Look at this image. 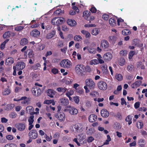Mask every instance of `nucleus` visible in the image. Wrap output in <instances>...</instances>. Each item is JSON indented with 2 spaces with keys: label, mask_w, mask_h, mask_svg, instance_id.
<instances>
[{
  "label": "nucleus",
  "mask_w": 147,
  "mask_h": 147,
  "mask_svg": "<svg viewBox=\"0 0 147 147\" xmlns=\"http://www.w3.org/2000/svg\"><path fill=\"white\" fill-rule=\"evenodd\" d=\"M84 66L82 64L78 65L75 68L76 73L78 74L82 75L84 72Z\"/></svg>",
  "instance_id": "f257e3e1"
},
{
  "label": "nucleus",
  "mask_w": 147,
  "mask_h": 147,
  "mask_svg": "<svg viewBox=\"0 0 147 147\" xmlns=\"http://www.w3.org/2000/svg\"><path fill=\"white\" fill-rule=\"evenodd\" d=\"M86 86L90 89H93L95 88V84L94 82L91 79H87L85 81Z\"/></svg>",
  "instance_id": "f03ea898"
},
{
  "label": "nucleus",
  "mask_w": 147,
  "mask_h": 147,
  "mask_svg": "<svg viewBox=\"0 0 147 147\" xmlns=\"http://www.w3.org/2000/svg\"><path fill=\"white\" fill-rule=\"evenodd\" d=\"M60 65L64 68H68L71 66V63L68 59H64L61 61L60 63Z\"/></svg>",
  "instance_id": "7ed1b4c3"
},
{
  "label": "nucleus",
  "mask_w": 147,
  "mask_h": 147,
  "mask_svg": "<svg viewBox=\"0 0 147 147\" xmlns=\"http://www.w3.org/2000/svg\"><path fill=\"white\" fill-rule=\"evenodd\" d=\"M59 18H53L51 21L52 24L53 25L56 24L57 26L62 24L64 20L63 19Z\"/></svg>",
  "instance_id": "20e7f679"
},
{
  "label": "nucleus",
  "mask_w": 147,
  "mask_h": 147,
  "mask_svg": "<svg viewBox=\"0 0 147 147\" xmlns=\"http://www.w3.org/2000/svg\"><path fill=\"white\" fill-rule=\"evenodd\" d=\"M32 94L36 96L40 95L41 92L40 88L36 86H34L32 88Z\"/></svg>",
  "instance_id": "39448f33"
},
{
  "label": "nucleus",
  "mask_w": 147,
  "mask_h": 147,
  "mask_svg": "<svg viewBox=\"0 0 147 147\" xmlns=\"http://www.w3.org/2000/svg\"><path fill=\"white\" fill-rule=\"evenodd\" d=\"M26 66L25 64L23 62H18L15 66H13V68H16L17 70H22L24 69Z\"/></svg>",
  "instance_id": "423d86ee"
},
{
  "label": "nucleus",
  "mask_w": 147,
  "mask_h": 147,
  "mask_svg": "<svg viewBox=\"0 0 147 147\" xmlns=\"http://www.w3.org/2000/svg\"><path fill=\"white\" fill-rule=\"evenodd\" d=\"M29 138L31 139H36L38 136V134L36 130L33 129L29 132L28 133Z\"/></svg>",
  "instance_id": "0eeeda50"
},
{
  "label": "nucleus",
  "mask_w": 147,
  "mask_h": 147,
  "mask_svg": "<svg viewBox=\"0 0 147 147\" xmlns=\"http://www.w3.org/2000/svg\"><path fill=\"white\" fill-rule=\"evenodd\" d=\"M16 127L20 131H23L26 128V124L24 122L19 123L16 125Z\"/></svg>",
  "instance_id": "6e6552de"
},
{
  "label": "nucleus",
  "mask_w": 147,
  "mask_h": 147,
  "mask_svg": "<svg viewBox=\"0 0 147 147\" xmlns=\"http://www.w3.org/2000/svg\"><path fill=\"white\" fill-rule=\"evenodd\" d=\"M98 88L101 90H105L107 88V85L105 82L100 81L98 83Z\"/></svg>",
  "instance_id": "1a4fd4ad"
},
{
  "label": "nucleus",
  "mask_w": 147,
  "mask_h": 147,
  "mask_svg": "<svg viewBox=\"0 0 147 147\" xmlns=\"http://www.w3.org/2000/svg\"><path fill=\"white\" fill-rule=\"evenodd\" d=\"M30 35L34 38H38L40 36V32L38 30L33 29L30 33Z\"/></svg>",
  "instance_id": "9d476101"
},
{
  "label": "nucleus",
  "mask_w": 147,
  "mask_h": 147,
  "mask_svg": "<svg viewBox=\"0 0 147 147\" xmlns=\"http://www.w3.org/2000/svg\"><path fill=\"white\" fill-rule=\"evenodd\" d=\"M67 108H69L70 109H69V112L70 114L71 115H77L78 113V110L76 108L69 106Z\"/></svg>",
  "instance_id": "9b49d317"
},
{
  "label": "nucleus",
  "mask_w": 147,
  "mask_h": 147,
  "mask_svg": "<svg viewBox=\"0 0 147 147\" xmlns=\"http://www.w3.org/2000/svg\"><path fill=\"white\" fill-rule=\"evenodd\" d=\"M113 57V56L111 53L108 52L105 53L104 55L103 58L106 61L111 60Z\"/></svg>",
  "instance_id": "f8f14e48"
},
{
  "label": "nucleus",
  "mask_w": 147,
  "mask_h": 147,
  "mask_svg": "<svg viewBox=\"0 0 147 147\" xmlns=\"http://www.w3.org/2000/svg\"><path fill=\"white\" fill-rule=\"evenodd\" d=\"M59 103L63 106H67L69 104V100L67 98H62L60 99Z\"/></svg>",
  "instance_id": "ddd939ff"
},
{
  "label": "nucleus",
  "mask_w": 147,
  "mask_h": 147,
  "mask_svg": "<svg viewBox=\"0 0 147 147\" xmlns=\"http://www.w3.org/2000/svg\"><path fill=\"white\" fill-rule=\"evenodd\" d=\"M101 46L103 49H106L109 47V44L107 40H102L101 41Z\"/></svg>",
  "instance_id": "4468645a"
},
{
  "label": "nucleus",
  "mask_w": 147,
  "mask_h": 147,
  "mask_svg": "<svg viewBox=\"0 0 147 147\" xmlns=\"http://www.w3.org/2000/svg\"><path fill=\"white\" fill-rule=\"evenodd\" d=\"M14 61V59L11 57H9L6 60L5 64L6 65L10 66L12 64Z\"/></svg>",
  "instance_id": "2eb2a0df"
},
{
  "label": "nucleus",
  "mask_w": 147,
  "mask_h": 147,
  "mask_svg": "<svg viewBox=\"0 0 147 147\" xmlns=\"http://www.w3.org/2000/svg\"><path fill=\"white\" fill-rule=\"evenodd\" d=\"M57 116L58 119L61 121H63L65 120V115L63 113H58Z\"/></svg>",
  "instance_id": "dca6fc26"
},
{
  "label": "nucleus",
  "mask_w": 147,
  "mask_h": 147,
  "mask_svg": "<svg viewBox=\"0 0 147 147\" xmlns=\"http://www.w3.org/2000/svg\"><path fill=\"white\" fill-rule=\"evenodd\" d=\"M101 114L102 117H107L109 116V114L107 110L103 109L101 111Z\"/></svg>",
  "instance_id": "f3484780"
},
{
  "label": "nucleus",
  "mask_w": 147,
  "mask_h": 147,
  "mask_svg": "<svg viewBox=\"0 0 147 147\" xmlns=\"http://www.w3.org/2000/svg\"><path fill=\"white\" fill-rule=\"evenodd\" d=\"M82 127V125L80 123H78L75 125L74 128L77 132H80L81 131Z\"/></svg>",
  "instance_id": "a211bd4d"
},
{
  "label": "nucleus",
  "mask_w": 147,
  "mask_h": 147,
  "mask_svg": "<svg viewBox=\"0 0 147 147\" xmlns=\"http://www.w3.org/2000/svg\"><path fill=\"white\" fill-rule=\"evenodd\" d=\"M47 92V95L51 98H53L56 93L55 91L51 89H48Z\"/></svg>",
  "instance_id": "6ab92c4d"
},
{
  "label": "nucleus",
  "mask_w": 147,
  "mask_h": 147,
  "mask_svg": "<svg viewBox=\"0 0 147 147\" xmlns=\"http://www.w3.org/2000/svg\"><path fill=\"white\" fill-rule=\"evenodd\" d=\"M142 83V81L141 80L136 81L135 83H133L131 85L132 88H134L138 87Z\"/></svg>",
  "instance_id": "aec40b11"
},
{
  "label": "nucleus",
  "mask_w": 147,
  "mask_h": 147,
  "mask_svg": "<svg viewBox=\"0 0 147 147\" xmlns=\"http://www.w3.org/2000/svg\"><path fill=\"white\" fill-rule=\"evenodd\" d=\"M67 23L69 25L71 26H75L76 25V21L72 19H68L67 20Z\"/></svg>",
  "instance_id": "412c9836"
},
{
  "label": "nucleus",
  "mask_w": 147,
  "mask_h": 147,
  "mask_svg": "<svg viewBox=\"0 0 147 147\" xmlns=\"http://www.w3.org/2000/svg\"><path fill=\"white\" fill-rule=\"evenodd\" d=\"M89 121L90 122H93L97 120V116L94 114H92L89 117Z\"/></svg>",
  "instance_id": "4be33fe9"
},
{
  "label": "nucleus",
  "mask_w": 147,
  "mask_h": 147,
  "mask_svg": "<svg viewBox=\"0 0 147 147\" xmlns=\"http://www.w3.org/2000/svg\"><path fill=\"white\" fill-rule=\"evenodd\" d=\"M26 111L27 113H29L30 114H34L35 112L34 111V109L32 106H28L26 108Z\"/></svg>",
  "instance_id": "5701e85b"
},
{
  "label": "nucleus",
  "mask_w": 147,
  "mask_h": 147,
  "mask_svg": "<svg viewBox=\"0 0 147 147\" xmlns=\"http://www.w3.org/2000/svg\"><path fill=\"white\" fill-rule=\"evenodd\" d=\"M91 14L90 12L88 11H86L84 12L83 17L86 20L88 19Z\"/></svg>",
  "instance_id": "b1692460"
},
{
  "label": "nucleus",
  "mask_w": 147,
  "mask_h": 147,
  "mask_svg": "<svg viewBox=\"0 0 147 147\" xmlns=\"http://www.w3.org/2000/svg\"><path fill=\"white\" fill-rule=\"evenodd\" d=\"M41 65L40 64L38 63H37L32 65L31 67V69L34 70H35L39 69Z\"/></svg>",
  "instance_id": "393cba45"
},
{
  "label": "nucleus",
  "mask_w": 147,
  "mask_h": 147,
  "mask_svg": "<svg viewBox=\"0 0 147 147\" xmlns=\"http://www.w3.org/2000/svg\"><path fill=\"white\" fill-rule=\"evenodd\" d=\"M127 69L129 72H131L134 70L135 67L132 65L129 64L127 66Z\"/></svg>",
  "instance_id": "a878e982"
},
{
  "label": "nucleus",
  "mask_w": 147,
  "mask_h": 147,
  "mask_svg": "<svg viewBox=\"0 0 147 147\" xmlns=\"http://www.w3.org/2000/svg\"><path fill=\"white\" fill-rule=\"evenodd\" d=\"M117 38V37L116 36H112L109 37V40L110 42H114L116 41Z\"/></svg>",
  "instance_id": "bb28decb"
},
{
  "label": "nucleus",
  "mask_w": 147,
  "mask_h": 147,
  "mask_svg": "<svg viewBox=\"0 0 147 147\" xmlns=\"http://www.w3.org/2000/svg\"><path fill=\"white\" fill-rule=\"evenodd\" d=\"M100 32V30L97 28H94L92 30L91 32L92 34L94 36L98 35Z\"/></svg>",
  "instance_id": "cd10ccee"
},
{
  "label": "nucleus",
  "mask_w": 147,
  "mask_h": 147,
  "mask_svg": "<svg viewBox=\"0 0 147 147\" xmlns=\"http://www.w3.org/2000/svg\"><path fill=\"white\" fill-rule=\"evenodd\" d=\"M56 90L59 92L64 93L67 91V89L65 87H59L57 88Z\"/></svg>",
  "instance_id": "c85d7f7f"
},
{
  "label": "nucleus",
  "mask_w": 147,
  "mask_h": 147,
  "mask_svg": "<svg viewBox=\"0 0 147 147\" xmlns=\"http://www.w3.org/2000/svg\"><path fill=\"white\" fill-rule=\"evenodd\" d=\"M139 144L141 147H144L146 144L145 140L144 139H141L138 141Z\"/></svg>",
  "instance_id": "c756f323"
},
{
  "label": "nucleus",
  "mask_w": 147,
  "mask_h": 147,
  "mask_svg": "<svg viewBox=\"0 0 147 147\" xmlns=\"http://www.w3.org/2000/svg\"><path fill=\"white\" fill-rule=\"evenodd\" d=\"M96 49L90 46L88 47V51L90 53H96Z\"/></svg>",
  "instance_id": "7c9ffc66"
},
{
  "label": "nucleus",
  "mask_w": 147,
  "mask_h": 147,
  "mask_svg": "<svg viewBox=\"0 0 147 147\" xmlns=\"http://www.w3.org/2000/svg\"><path fill=\"white\" fill-rule=\"evenodd\" d=\"M55 34V32L53 31L48 34L46 36V38L47 39H50L53 37Z\"/></svg>",
  "instance_id": "2f4dec72"
},
{
  "label": "nucleus",
  "mask_w": 147,
  "mask_h": 147,
  "mask_svg": "<svg viewBox=\"0 0 147 147\" xmlns=\"http://www.w3.org/2000/svg\"><path fill=\"white\" fill-rule=\"evenodd\" d=\"M81 32L82 34L85 35L86 38H89L91 36L90 34L86 30H82Z\"/></svg>",
  "instance_id": "473e14b6"
},
{
  "label": "nucleus",
  "mask_w": 147,
  "mask_h": 147,
  "mask_svg": "<svg viewBox=\"0 0 147 147\" xmlns=\"http://www.w3.org/2000/svg\"><path fill=\"white\" fill-rule=\"evenodd\" d=\"M28 40L26 38H22L20 41V45H24L28 43Z\"/></svg>",
  "instance_id": "72a5a7b5"
},
{
  "label": "nucleus",
  "mask_w": 147,
  "mask_h": 147,
  "mask_svg": "<svg viewBox=\"0 0 147 147\" xmlns=\"http://www.w3.org/2000/svg\"><path fill=\"white\" fill-rule=\"evenodd\" d=\"M109 22L111 26H113L115 25L116 21L114 18H111L110 19Z\"/></svg>",
  "instance_id": "f704fd0d"
},
{
  "label": "nucleus",
  "mask_w": 147,
  "mask_h": 147,
  "mask_svg": "<svg viewBox=\"0 0 147 147\" xmlns=\"http://www.w3.org/2000/svg\"><path fill=\"white\" fill-rule=\"evenodd\" d=\"M125 59L121 58L119 60V63L121 66H123L125 64Z\"/></svg>",
  "instance_id": "c9c22d12"
},
{
  "label": "nucleus",
  "mask_w": 147,
  "mask_h": 147,
  "mask_svg": "<svg viewBox=\"0 0 147 147\" xmlns=\"http://www.w3.org/2000/svg\"><path fill=\"white\" fill-rule=\"evenodd\" d=\"M74 91L72 90H67L66 93V95L69 97V96L72 95L74 93Z\"/></svg>",
  "instance_id": "e433bc0d"
},
{
  "label": "nucleus",
  "mask_w": 147,
  "mask_h": 147,
  "mask_svg": "<svg viewBox=\"0 0 147 147\" xmlns=\"http://www.w3.org/2000/svg\"><path fill=\"white\" fill-rule=\"evenodd\" d=\"M132 119V117L130 115H128L127 117L125 119V121L127 122H128V124L129 125L131 124L132 123V121H131Z\"/></svg>",
  "instance_id": "4c0bfd02"
},
{
  "label": "nucleus",
  "mask_w": 147,
  "mask_h": 147,
  "mask_svg": "<svg viewBox=\"0 0 147 147\" xmlns=\"http://www.w3.org/2000/svg\"><path fill=\"white\" fill-rule=\"evenodd\" d=\"M34 116L32 115L28 119V121L29 122V125H31L33 123L34 121Z\"/></svg>",
  "instance_id": "58836bf2"
},
{
  "label": "nucleus",
  "mask_w": 147,
  "mask_h": 147,
  "mask_svg": "<svg viewBox=\"0 0 147 147\" xmlns=\"http://www.w3.org/2000/svg\"><path fill=\"white\" fill-rule=\"evenodd\" d=\"M10 32L9 31H7L4 34L3 37L4 38H8L10 37Z\"/></svg>",
  "instance_id": "ea45409f"
},
{
  "label": "nucleus",
  "mask_w": 147,
  "mask_h": 147,
  "mask_svg": "<svg viewBox=\"0 0 147 147\" xmlns=\"http://www.w3.org/2000/svg\"><path fill=\"white\" fill-rule=\"evenodd\" d=\"M14 107V105L13 104L7 105L5 109L7 110H10L12 109Z\"/></svg>",
  "instance_id": "a19ab883"
},
{
  "label": "nucleus",
  "mask_w": 147,
  "mask_h": 147,
  "mask_svg": "<svg viewBox=\"0 0 147 147\" xmlns=\"http://www.w3.org/2000/svg\"><path fill=\"white\" fill-rule=\"evenodd\" d=\"M98 64V61L96 59H94L91 60L90 61V64L91 65H96Z\"/></svg>",
  "instance_id": "79ce46f5"
},
{
  "label": "nucleus",
  "mask_w": 147,
  "mask_h": 147,
  "mask_svg": "<svg viewBox=\"0 0 147 147\" xmlns=\"http://www.w3.org/2000/svg\"><path fill=\"white\" fill-rule=\"evenodd\" d=\"M74 38V40L77 41H81L82 39V37L79 35H76L75 36Z\"/></svg>",
  "instance_id": "37998d69"
},
{
  "label": "nucleus",
  "mask_w": 147,
  "mask_h": 147,
  "mask_svg": "<svg viewBox=\"0 0 147 147\" xmlns=\"http://www.w3.org/2000/svg\"><path fill=\"white\" fill-rule=\"evenodd\" d=\"M9 40V39H7L1 44L0 48L1 50H3L4 49L6 43Z\"/></svg>",
  "instance_id": "c03bdc74"
},
{
  "label": "nucleus",
  "mask_w": 147,
  "mask_h": 147,
  "mask_svg": "<svg viewBox=\"0 0 147 147\" xmlns=\"http://www.w3.org/2000/svg\"><path fill=\"white\" fill-rule=\"evenodd\" d=\"M24 28V26H18L15 28V30L17 31H20Z\"/></svg>",
  "instance_id": "a18cd8bd"
},
{
  "label": "nucleus",
  "mask_w": 147,
  "mask_h": 147,
  "mask_svg": "<svg viewBox=\"0 0 147 147\" xmlns=\"http://www.w3.org/2000/svg\"><path fill=\"white\" fill-rule=\"evenodd\" d=\"M127 51L125 50H123L121 51L120 52V54L121 56H125L127 55Z\"/></svg>",
  "instance_id": "49530a36"
},
{
  "label": "nucleus",
  "mask_w": 147,
  "mask_h": 147,
  "mask_svg": "<svg viewBox=\"0 0 147 147\" xmlns=\"http://www.w3.org/2000/svg\"><path fill=\"white\" fill-rule=\"evenodd\" d=\"M10 90L8 88H6L5 89L3 93V95H6L9 94L10 93Z\"/></svg>",
  "instance_id": "de8ad7c7"
},
{
  "label": "nucleus",
  "mask_w": 147,
  "mask_h": 147,
  "mask_svg": "<svg viewBox=\"0 0 147 147\" xmlns=\"http://www.w3.org/2000/svg\"><path fill=\"white\" fill-rule=\"evenodd\" d=\"M115 78L118 81H121L122 79V76L121 74H117L115 75Z\"/></svg>",
  "instance_id": "09e8293b"
},
{
  "label": "nucleus",
  "mask_w": 147,
  "mask_h": 147,
  "mask_svg": "<svg viewBox=\"0 0 147 147\" xmlns=\"http://www.w3.org/2000/svg\"><path fill=\"white\" fill-rule=\"evenodd\" d=\"M135 54V52L134 51H131L129 53L128 56L129 59H132V57Z\"/></svg>",
  "instance_id": "8fccbe9b"
},
{
  "label": "nucleus",
  "mask_w": 147,
  "mask_h": 147,
  "mask_svg": "<svg viewBox=\"0 0 147 147\" xmlns=\"http://www.w3.org/2000/svg\"><path fill=\"white\" fill-rule=\"evenodd\" d=\"M61 11H62L60 9H58L54 12V14L56 16L61 15L62 13Z\"/></svg>",
  "instance_id": "3c124183"
},
{
  "label": "nucleus",
  "mask_w": 147,
  "mask_h": 147,
  "mask_svg": "<svg viewBox=\"0 0 147 147\" xmlns=\"http://www.w3.org/2000/svg\"><path fill=\"white\" fill-rule=\"evenodd\" d=\"M84 72H90L91 71V69L90 67L89 66H86L85 67L84 66Z\"/></svg>",
  "instance_id": "603ef678"
},
{
  "label": "nucleus",
  "mask_w": 147,
  "mask_h": 147,
  "mask_svg": "<svg viewBox=\"0 0 147 147\" xmlns=\"http://www.w3.org/2000/svg\"><path fill=\"white\" fill-rule=\"evenodd\" d=\"M17 145L14 144H6L4 147H17Z\"/></svg>",
  "instance_id": "864d4df0"
},
{
  "label": "nucleus",
  "mask_w": 147,
  "mask_h": 147,
  "mask_svg": "<svg viewBox=\"0 0 147 147\" xmlns=\"http://www.w3.org/2000/svg\"><path fill=\"white\" fill-rule=\"evenodd\" d=\"M28 56L30 58H32L34 57L33 51L32 50H30L28 53Z\"/></svg>",
  "instance_id": "5fc2aeb1"
},
{
  "label": "nucleus",
  "mask_w": 147,
  "mask_h": 147,
  "mask_svg": "<svg viewBox=\"0 0 147 147\" xmlns=\"http://www.w3.org/2000/svg\"><path fill=\"white\" fill-rule=\"evenodd\" d=\"M74 101L75 102L78 104L79 103L80 101L79 97L78 96H76L74 97Z\"/></svg>",
  "instance_id": "6e6d98bb"
},
{
  "label": "nucleus",
  "mask_w": 147,
  "mask_h": 147,
  "mask_svg": "<svg viewBox=\"0 0 147 147\" xmlns=\"http://www.w3.org/2000/svg\"><path fill=\"white\" fill-rule=\"evenodd\" d=\"M109 18V16L106 14H104L102 16V18L105 20H107Z\"/></svg>",
  "instance_id": "4d7b16f0"
},
{
  "label": "nucleus",
  "mask_w": 147,
  "mask_h": 147,
  "mask_svg": "<svg viewBox=\"0 0 147 147\" xmlns=\"http://www.w3.org/2000/svg\"><path fill=\"white\" fill-rule=\"evenodd\" d=\"M102 70L104 71H107V66L106 64H103L102 65L101 67Z\"/></svg>",
  "instance_id": "13d9d810"
},
{
  "label": "nucleus",
  "mask_w": 147,
  "mask_h": 147,
  "mask_svg": "<svg viewBox=\"0 0 147 147\" xmlns=\"http://www.w3.org/2000/svg\"><path fill=\"white\" fill-rule=\"evenodd\" d=\"M45 47V46L44 45H42L39 46L38 49L40 50H42L44 49Z\"/></svg>",
  "instance_id": "bf43d9fd"
},
{
  "label": "nucleus",
  "mask_w": 147,
  "mask_h": 147,
  "mask_svg": "<svg viewBox=\"0 0 147 147\" xmlns=\"http://www.w3.org/2000/svg\"><path fill=\"white\" fill-rule=\"evenodd\" d=\"M16 116V114L14 113H12L10 115V117L11 118H15Z\"/></svg>",
  "instance_id": "052dcab7"
},
{
  "label": "nucleus",
  "mask_w": 147,
  "mask_h": 147,
  "mask_svg": "<svg viewBox=\"0 0 147 147\" xmlns=\"http://www.w3.org/2000/svg\"><path fill=\"white\" fill-rule=\"evenodd\" d=\"M45 137L46 140L48 141H50L52 139V137L51 136L50 137H49V136H47L46 134H45Z\"/></svg>",
  "instance_id": "680f3d73"
},
{
  "label": "nucleus",
  "mask_w": 147,
  "mask_h": 147,
  "mask_svg": "<svg viewBox=\"0 0 147 147\" xmlns=\"http://www.w3.org/2000/svg\"><path fill=\"white\" fill-rule=\"evenodd\" d=\"M51 71L54 74H56L58 73V70L56 68H54L52 69Z\"/></svg>",
  "instance_id": "e2e57ef3"
},
{
  "label": "nucleus",
  "mask_w": 147,
  "mask_h": 147,
  "mask_svg": "<svg viewBox=\"0 0 147 147\" xmlns=\"http://www.w3.org/2000/svg\"><path fill=\"white\" fill-rule=\"evenodd\" d=\"M62 30L64 31H67L69 29L65 25H63L62 27Z\"/></svg>",
  "instance_id": "0e129e2a"
},
{
  "label": "nucleus",
  "mask_w": 147,
  "mask_h": 147,
  "mask_svg": "<svg viewBox=\"0 0 147 147\" xmlns=\"http://www.w3.org/2000/svg\"><path fill=\"white\" fill-rule=\"evenodd\" d=\"M60 61V59L58 58H56L53 59L52 60V62L53 63H58Z\"/></svg>",
  "instance_id": "69168bd1"
},
{
  "label": "nucleus",
  "mask_w": 147,
  "mask_h": 147,
  "mask_svg": "<svg viewBox=\"0 0 147 147\" xmlns=\"http://www.w3.org/2000/svg\"><path fill=\"white\" fill-rule=\"evenodd\" d=\"M90 10L92 13H95L96 12V9L94 7H92Z\"/></svg>",
  "instance_id": "338daca9"
},
{
  "label": "nucleus",
  "mask_w": 147,
  "mask_h": 147,
  "mask_svg": "<svg viewBox=\"0 0 147 147\" xmlns=\"http://www.w3.org/2000/svg\"><path fill=\"white\" fill-rule=\"evenodd\" d=\"M140 103L139 102H137L134 104V107L135 109H138L139 107Z\"/></svg>",
  "instance_id": "774afa93"
}]
</instances>
